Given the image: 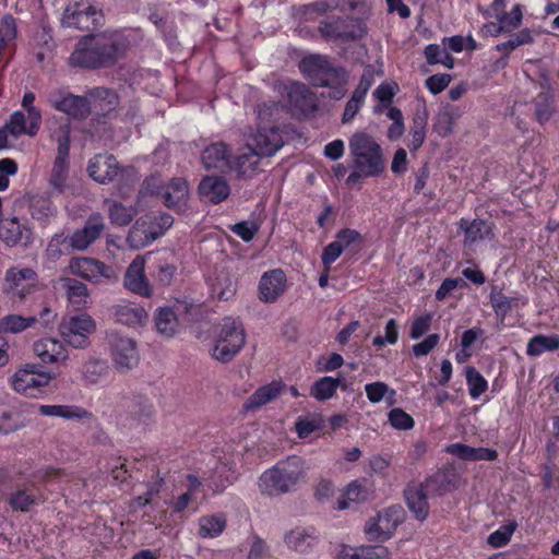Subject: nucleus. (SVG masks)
<instances>
[{
	"instance_id": "f257e3e1",
	"label": "nucleus",
	"mask_w": 559,
	"mask_h": 559,
	"mask_svg": "<svg viewBox=\"0 0 559 559\" xmlns=\"http://www.w3.org/2000/svg\"><path fill=\"white\" fill-rule=\"evenodd\" d=\"M138 33L132 29L104 32L79 41L70 57L74 66L98 68L117 62L136 43Z\"/></svg>"
},
{
	"instance_id": "f03ea898",
	"label": "nucleus",
	"mask_w": 559,
	"mask_h": 559,
	"mask_svg": "<svg viewBox=\"0 0 559 559\" xmlns=\"http://www.w3.org/2000/svg\"><path fill=\"white\" fill-rule=\"evenodd\" d=\"M353 171L347 182L353 183L360 178L379 177L385 170L384 153L377 140L366 133L356 132L348 140Z\"/></svg>"
},
{
	"instance_id": "7ed1b4c3",
	"label": "nucleus",
	"mask_w": 559,
	"mask_h": 559,
	"mask_svg": "<svg viewBox=\"0 0 559 559\" xmlns=\"http://www.w3.org/2000/svg\"><path fill=\"white\" fill-rule=\"evenodd\" d=\"M307 472L306 461L298 455H290L261 474L258 480L259 490L267 496L290 492L306 480Z\"/></svg>"
},
{
	"instance_id": "20e7f679",
	"label": "nucleus",
	"mask_w": 559,
	"mask_h": 559,
	"mask_svg": "<svg viewBox=\"0 0 559 559\" xmlns=\"http://www.w3.org/2000/svg\"><path fill=\"white\" fill-rule=\"evenodd\" d=\"M280 110L278 104L263 103L258 106L259 129L252 134L247 146L251 151L252 156H272L284 144L281 130L277 127L263 126Z\"/></svg>"
},
{
	"instance_id": "39448f33",
	"label": "nucleus",
	"mask_w": 559,
	"mask_h": 559,
	"mask_svg": "<svg viewBox=\"0 0 559 559\" xmlns=\"http://www.w3.org/2000/svg\"><path fill=\"white\" fill-rule=\"evenodd\" d=\"M87 171L93 180L103 185L118 178L120 185L118 193L122 198L128 197V191H124L122 185L129 186L138 181V173L133 167L120 168L116 157L108 154H97L91 158Z\"/></svg>"
},
{
	"instance_id": "423d86ee",
	"label": "nucleus",
	"mask_w": 559,
	"mask_h": 559,
	"mask_svg": "<svg viewBox=\"0 0 559 559\" xmlns=\"http://www.w3.org/2000/svg\"><path fill=\"white\" fill-rule=\"evenodd\" d=\"M139 194L140 198L156 195L165 206L180 211L187 205L189 186L182 178H173L168 183H164L160 176L152 175L144 180Z\"/></svg>"
},
{
	"instance_id": "0eeeda50",
	"label": "nucleus",
	"mask_w": 559,
	"mask_h": 559,
	"mask_svg": "<svg viewBox=\"0 0 559 559\" xmlns=\"http://www.w3.org/2000/svg\"><path fill=\"white\" fill-rule=\"evenodd\" d=\"M245 343L246 333L242 323L234 318H225L217 331L212 356L221 362H229Z\"/></svg>"
},
{
	"instance_id": "6e6552de",
	"label": "nucleus",
	"mask_w": 559,
	"mask_h": 559,
	"mask_svg": "<svg viewBox=\"0 0 559 559\" xmlns=\"http://www.w3.org/2000/svg\"><path fill=\"white\" fill-rule=\"evenodd\" d=\"M105 229L104 218L100 213H93L86 219L84 226L74 230L71 235L63 237L56 235L51 238L48 245V251L51 253H59L58 246L67 242L69 247L76 251L86 250L94 243Z\"/></svg>"
},
{
	"instance_id": "1a4fd4ad",
	"label": "nucleus",
	"mask_w": 559,
	"mask_h": 559,
	"mask_svg": "<svg viewBox=\"0 0 559 559\" xmlns=\"http://www.w3.org/2000/svg\"><path fill=\"white\" fill-rule=\"evenodd\" d=\"M173 223V216L166 213L145 215L132 226L127 241L132 249L144 248L163 236Z\"/></svg>"
},
{
	"instance_id": "9d476101",
	"label": "nucleus",
	"mask_w": 559,
	"mask_h": 559,
	"mask_svg": "<svg viewBox=\"0 0 559 559\" xmlns=\"http://www.w3.org/2000/svg\"><path fill=\"white\" fill-rule=\"evenodd\" d=\"M58 331L67 346L85 349L91 344V335L96 331V321L85 312L68 316L59 323Z\"/></svg>"
},
{
	"instance_id": "9b49d317",
	"label": "nucleus",
	"mask_w": 559,
	"mask_h": 559,
	"mask_svg": "<svg viewBox=\"0 0 559 559\" xmlns=\"http://www.w3.org/2000/svg\"><path fill=\"white\" fill-rule=\"evenodd\" d=\"M319 33L326 40L347 43L361 39L367 29L359 17L329 16L320 22Z\"/></svg>"
},
{
	"instance_id": "f8f14e48",
	"label": "nucleus",
	"mask_w": 559,
	"mask_h": 559,
	"mask_svg": "<svg viewBox=\"0 0 559 559\" xmlns=\"http://www.w3.org/2000/svg\"><path fill=\"white\" fill-rule=\"evenodd\" d=\"M299 70L316 86H330L334 81L346 83L347 74L343 68H334L326 57L310 55L301 59Z\"/></svg>"
},
{
	"instance_id": "ddd939ff",
	"label": "nucleus",
	"mask_w": 559,
	"mask_h": 559,
	"mask_svg": "<svg viewBox=\"0 0 559 559\" xmlns=\"http://www.w3.org/2000/svg\"><path fill=\"white\" fill-rule=\"evenodd\" d=\"M69 270L92 284H112L118 274L115 269L104 262L88 257H78L70 260Z\"/></svg>"
},
{
	"instance_id": "4468645a",
	"label": "nucleus",
	"mask_w": 559,
	"mask_h": 559,
	"mask_svg": "<svg viewBox=\"0 0 559 559\" xmlns=\"http://www.w3.org/2000/svg\"><path fill=\"white\" fill-rule=\"evenodd\" d=\"M53 378V373L39 369L35 364H27L13 373L11 384L17 393L36 396Z\"/></svg>"
},
{
	"instance_id": "2eb2a0df",
	"label": "nucleus",
	"mask_w": 559,
	"mask_h": 559,
	"mask_svg": "<svg viewBox=\"0 0 559 559\" xmlns=\"http://www.w3.org/2000/svg\"><path fill=\"white\" fill-rule=\"evenodd\" d=\"M38 285V275L31 267L11 266L5 271L3 290L12 299L24 300Z\"/></svg>"
},
{
	"instance_id": "dca6fc26",
	"label": "nucleus",
	"mask_w": 559,
	"mask_h": 559,
	"mask_svg": "<svg viewBox=\"0 0 559 559\" xmlns=\"http://www.w3.org/2000/svg\"><path fill=\"white\" fill-rule=\"evenodd\" d=\"M47 102L53 109L72 119H84L91 112V102L87 97L74 95L63 87L52 90L47 96Z\"/></svg>"
},
{
	"instance_id": "f3484780",
	"label": "nucleus",
	"mask_w": 559,
	"mask_h": 559,
	"mask_svg": "<svg viewBox=\"0 0 559 559\" xmlns=\"http://www.w3.org/2000/svg\"><path fill=\"white\" fill-rule=\"evenodd\" d=\"M102 10L91 0H80L66 8L62 24L79 29H92L102 23Z\"/></svg>"
},
{
	"instance_id": "a211bd4d",
	"label": "nucleus",
	"mask_w": 559,
	"mask_h": 559,
	"mask_svg": "<svg viewBox=\"0 0 559 559\" xmlns=\"http://www.w3.org/2000/svg\"><path fill=\"white\" fill-rule=\"evenodd\" d=\"M403 515L401 507L386 508L366 524L365 533L370 540H388L392 537L399 524L402 523Z\"/></svg>"
},
{
	"instance_id": "6ab92c4d",
	"label": "nucleus",
	"mask_w": 559,
	"mask_h": 559,
	"mask_svg": "<svg viewBox=\"0 0 559 559\" xmlns=\"http://www.w3.org/2000/svg\"><path fill=\"white\" fill-rule=\"evenodd\" d=\"M0 239L8 247H28L34 241V229L26 218L17 216L0 221Z\"/></svg>"
},
{
	"instance_id": "aec40b11",
	"label": "nucleus",
	"mask_w": 559,
	"mask_h": 559,
	"mask_svg": "<svg viewBox=\"0 0 559 559\" xmlns=\"http://www.w3.org/2000/svg\"><path fill=\"white\" fill-rule=\"evenodd\" d=\"M33 352L44 365H63L69 359V349L63 340L41 337L34 342Z\"/></svg>"
},
{
	"instance_id": "412c9836",
	"label": "nucleus",
	"mask_w": 559,
	"mask_h": 559,
	"mask_svg": "<svg viewBox=\"0 0 559 559\" xmlns=\"http://www.w3.org/2000/svg\"><path fill=\"white\" fill-rule=\"evenodd\" d=\"M111 355L115 366L120 370H129L138 365L139 354L135 341L128 336H111Z\"/></svg>"
},
{
	"instance_id": "4be33fe9",
	"label": "nucleus",
	"mask_w": 559,
	"mask_h": 559,
	"mask_svg": "<svg viewBox=\"0 0 559 559\" xmlns=\"http://www.w3.org/2000/svg\"><path fill=\"white\" fill-rule=\"evenodd\" d=\"M124 287L142 297H150L152 288L145 277V260L142 255L135 259L127 267L124 274Z\"/></svg>"
},
{
	"instance_id": "5701e85b",
	"label": "nucleus",
	"mask_w": 559,
	"mask_h": 559,
	"mask_svg": "<svg viewBox=\"0 0 559 559\" xmlns=\"http://www.w3.org/2000/svg\"><path fill=\"white\" fill-rule=\"evenodd\" d=\"M287 278L285 273L275 269L265 272L259 282V298L263 302L276 301L286 289Z\"/></svg>"
},
{
	"instance_id": "b1692460",
	"label": "nucleus",
	"mask_w": 559,
	"mask_h": 559,
	"mask_svg": "<svg viewBox=\"0 0 559 559\" xmlns=\"http://www.w3.org/2000/svg\"><path fill=\"white\" fill-rule=\"evenodd\" d=\"M116 320L130 328H140L148 320L147 311L140 305L131 301H121L112 307Z\"/></svg>"
},
{
	"instance_id": "393cba45",
	"label": "nucleus",
	"mask_w": 559,
	"mask_h": 559,
	"mask_svg": "<svg viewBox=\"0 0 559 559\" xmlns=\"http://www.w3.org/2000/svg\"><path fill=\"white\" fill-rule=\"evenodd\" d=\"M431 481L432 480H428L425 486H408L407 489L405 490V499L407 507L413 513V515L419 521L426 520L429 513V504L427 500L426 488L430 487Z\"/></svg>"
},
{
	"instance_id": "a878e982",
	"label": "nucleus",
	"mask_w": 559,
	"mask_h": 559,
	"mask_svg": "<svg viewBox=\"0 0 559 559\" xmlns=\"http://www.w3.org/2000/svg\"><path fill=\"white\" fill-rule=\"evenodd\" d=\"M284 384L281 381H273L257 389L243 403L245 412H255L262 406L275 400L282 392Z\"/></svg>"
},
{
	"instance_id": "bb28decb",
	"label": "nucleus",
	"mask_w": 559,
	"mask_h": 559,
	"mask_svg": "<svg viewBox=\"0 0 559 559\" xmlns=\"http://www.w3.org/2000/svg\"><path fill=\"white\" fill-rule=\"evenodd\" d=\"M61 281L69 305L78 311L86 309L91 304L88 287L84 283L71 277H66Z\"/></svg>"
},
{
	"instance_id": "cd10ccee",
	"label": "nucleus",
	"mask_w": 559,
	"mask_h": 559,
	"mask_svg": "<svg viewBox=\"0 0 559 559\" xmlns=\"http://www.w3.org/2000/svg\"><path fill=\"white\" fill-rule=\"evenodd\" d=\"M202 163L207 169L225 170L230 167L229 150L223 142L212 143L202 152Z\"/></svg>"
},
{
	"instance_id": "c85d7f7f",
	"label": "nucleus",
	"mask_w": 559,
	"mask_h": 559,
	"mask_svg": "<svg viewBox=\"0 0 559 559\" xmlns=\"http://www.w3.org/2000/svg\"><path fill=\"white\" fill-rule=\"evenodd\" d=\"M28 213L33 219L47 224L57 216L58 209L48 194H35L28 200Z\"/></svg>"
},
{
	"instance_id": "c756f323",
	"label": "nucleus",
	"mask_w": 559,
	"mask_h": 559,
	"mask_svg": "<svg viewBox=\"0 0 559 559\" xmlns=\"http://www.w3.org/2000/svg\"><path fill=\"white\" fill-rule=\"evenodd\" d=\"M540 93L535 100V116L539 123L547 122L554 114V95L550 80L546 74L540 76Z\"/></svg>"
},
{
	"instance_id": "7c9ffc66",
	"label": "nucleus",
	"mask_w": 559,
	"mask_h": 559,
	"mask_svg": "<svg viewBox=\"0 0 559 559\" xmlns=\"http://www.w3.org/2000/svg\"><path fill=\"white\" fill-rule=\"evenodd\" d=\"M391 551L382 545H364L359 547L342 546L338 559H390Z\"/></svg>"
},
{
	"instance_id": "2f4dec72",
	"label": "nucleus",
	"mask_w": 559,
	"mask_h": 559,
	"mask_svg": "<svg viewBox=\"0 0 559 559\" xmlns=\"http://www.w3.org/2000/svg\"><path fill=\"white\" fill-rule=\"evenodd\" d=\"M490 305L501 320L514 308L524 307L528 304V298L523 295L506 296L500 290L492 289L489 295Z\"/></svg>"
},
{
	"instance_id": "473e14b6",
	"label": "nucleus",
	"mask_w": 559,
	"mask_h": 559,
	"mask_svg": "<svg viewBox=\"0 0 559 559\" xmlns=\"http://www.w3.org/2000/svg\"><path fill=\"white\" fill-rule=\"evenodd\" d=\"M318 540L314 528L296 527L285 534L284 542L286 546L298 552H307Z\"/></svg>"
},
{
	"instance_id": "72a5a7b5",
	"label": "nucleus",
	"mask_w": 559,
	"mask_h": 559,
	"mask_svg": "<svg viewBox=\"0 0 559 559\" xmlns=\"http://www.w3.org/2000/svg\"><path fill=\"white\" fill-rule=\"evenodd\" d=\"M7 130L13 139L22 135L35 136L41 123L28 120L27 115L22 110H16L11 114L10 119L5 122Z\"/></svg>"
},
{
	"instance_id": "f704fd0d",
	"label": "nucleus",
	"mask_w": 559,
	"mask_h": 559,
	"mask_svg": "<svg viewBox=\"0 0 559 559\" xmlns=\"http://www.w3.org/2000/svg\"><path fill=\"white\" fill-rule=\"evenodd\" d=\"M200 194L210 202L217 204L230 193V189L225 179L221 177H205L199 185Z\"/></svg>"
},
{
	"instance_id": "c9c22d12",
	"label": "nucleus",
	"mask_w": 559,
	"mask_h": 559,
	"mask_svg": "<svg viewBox=\"0 0 559 559\" xmlns=\"http://www.w3.org/2000/svg\"><path fill=\"white\" fill-rule=\"evenodd\" d=\"M460 228L464 230V243L473 246L474 243L491 239L493 237L491 225L481 219H474L468 222L465 218L460 221Z\"/></svg>"
},
{
	"instance_id": "e433bc0d",
	"label": "nucleus",
	"mask_w": 559,
	"mask_h": 559,
	"mask_svg": "<svg viewBox=\"0 0 559 559\" xmlns=\"http://www.w3.org/2000/svg\"><path fill=\"white\" fill-rule=\"evenodd\" d=\"M447 452L466 461H493L498 453L488 448H473L463 443H452L447 447Z\"/></svg>"
},
{
	"instance_id": "4c0bfd02",
	"label": "nucleus",
	"mask_w": 559,
	"mask_h": 559,
	"mask_svg": "<svg viewBox=\"0 0 559 559\" xmlns=\"http://www.w3.org/2000/svg\"><path fill=\"white\" fill-rule=\"evenodd\" d=\"M368 498V490L366 489V480L356 479L347 485L341 498L335 503L336 510H345L352 503L362 502Z\"/></svg>"
},
{
	"instance_id": "58836bf2",
	"label": "nucleus",
	"mask_w": 559,
	"mask_h": 559,
	"mask_svg": "<svg viewBox=\"0 0 559 559\" xmlns=\"http://www.w3.org/2000/svg\"><path fill=\"white\" fill-rule=\"evenodd\" d=\"M428 123V111L426 107L418 109L413 117L408 147L411 151H417L426 139Z\"/></svg>"
},
{
	"instance_id": "ea45409f",
	"label": "nucleus",
	"mask_w": 559,
	"mask_h": 559,
	"mask_svg": "<svg viewBox=\"0 0 559 559\" xmlns=\"http://www.w3.org/2000/svg\"><path fill=\"white\" fill-rule=\"evenodd\" d=\"M108 217L110 223L117 226L129 225L138 214V209L133 205H124L116 200H106Z\"/></svg>"
},
{
	"instance_id": "a19ab883",
	"label": "nucleus",
	"mask_w": 559,
	"mask_h": 559,
	"mask_svg": "<svg viewBox=\"0 0 559 559\" xmlns=\"http://www.w3.org/2000/svg\"><path fill=\"white\" fill-rule=\"evenodd\" d=\"M557 349H559V335L538 334L528 341L526 354L531 357H538L546 352H555Z\"/></svg>"
},
{
	"instance_id": "79ce46f5",
	"label": "nucleus",
	"mask_w": 559,
	"mask_h": 559,
	"mask_svg": "<svg viewBox=\"0 0 559 559\" xmlns=\"http://www.w3.org/2000/svg\"><path fill=\"white\" fill-rule=\"evenodd\" d=\"M155 325L162 335L173 337L178 331V319L170 307H159L155 313Z\"/></svg>"
},
{
	"instance_id": "37998d69",
	"label": "nucleus",
	"mask_w": 559,
	"mask_h": 559,
	"mask_svg": "<svg viewBox=\"0 0 559 559\" xmlns=\"http://www.w3.org/2000/svg\"><path fill=\"white\" fill-rule=\"evenodd\" d=\"M226 527V519L222 514L205 515L199 520V535L203 538L219 536Z\"/></svg>"
},
{
	"instance_id": "c03bdc74",
	"label": "nucleus",
	"mask_w": 559,
	"mask_h": 559,
	"mask_svg": "<svg viewBox=\"0 0 559 559\" xmlns=\"http://www.w3.org/2000/svg\"><path fill=\"white\" fill-rule=\"evenodd\" d=\"M38 412L44 416L66 419L84 418L87 415L83 408L72 405H39Z\"/></svg>"
},
{
	"instance_id": "a18cd8bd",
	"label": "nucleus",
	"mask_w": 559,
	"mask_h": 559,
	"mask_svg": "<svg viewBox=\"0 0 559 559\" xmlns=\"http://www.w3.org/2000/svg\"><path fill=\"white\" fill-rule=\"evenodd\" d=\"M340 384L341 380L337 378L329 376L320 378L312 384L310 395L317 401L330 400L335 394Z\"/></svg>"
},
{
	"instance_id": "49530a36",
	"label": "nucleus",
	"mask_w": 559,
	"mask_h": 559,
	"mask_svg": "<svg viewBox=\"0 0 559 559\" xmlns=\"http://www.w3.org/2000/svg\"><path fill=\"white\" fill-rule=\"evenodd\" d=\"M90 98L95 108L104 112H110L118 105L117 94L108 88L98 87L90 92Z\"/></svg>"
},
{
	"instance_id": "de8ad7c7",
	"label": "nucleus",
	"mask_w": 559,
	"mask_h": 559,
	"mask_svg": "<svg viewBox=\"0 0 559 559\" xmlns=\"http://www.w3.org/2000/svg\"><path fill=\"white\" fill-rule=\"evenodd\" d=\"M108 366L107 362L103 359L90 358L87 359L81 368V373L83 379L87 383H97L100 381L107 373Z\"/></svg>"
},
{
	"instance_id": "09e8293b",
	"label": "nucleus",
	"mask_w": 559,
	"mask_h": 559,
	"mask_svg": "<svg viewBox=\"0 0 559 559\" xmlns=\"http://www.w3.org/2000/svg\"><path fill=\"white\" fill-rule=\"evenodd\" d=\"M397 92L399 85L395 82L381 83L372 93L373 97L380 103L374 106L373 112L381 114L384 108H388Z\"/></svg>"
},
{
	"instance_id": "8fccbe9b",
	"label": "nucleus",
	"mask_w": 559,
	"mask_h": 559,
	"mask_svg": "<svg viewBox=\"0 0 559 559\" xmlns=\"http://www.w3.org/2000/svg\"><path fill=\"white\" fill-rule=\"evenodd\" d=\"M236 293V283L227 275L221 274L211 283V294L219 300H228Z\"/></svg>"
},
{
	"instance_id": "3c124183",
	"label": "nucleus",
	"mask_w": 559,
	"mask_h": 559,
	"mask_svg": "<svg viewBox=\"0 0 559 559\" xmlns=\"http://www.w3.org/2000/svg\"><path fill=\"white\" fill-rule=\"evenodd\" d=\"M36 322L35 317H22L19 314H9L1 319L0 329L5 332L20 333Z\"/></svg>"
},
{
	"instance_id": "603ef678",
	"label": "nucleus",
	"mask_w": 559,
	"mask_h": 559,
	"mask_svg": "<svg viewBox=\"0 0 559 559\" xmlns=\"http://www.w3.org/2000/svg\"><path fill=\"white\" fill-rule=\"evenodd\" d=\"M466 382L473 400L479 399L488 389L487 380L474 367L466 368Z\"/></svg>"
},
{
	"instance_id": "864d4df0",
	"label": "nucleus",
	"mask_w": 559,
	"mask_h": 559,
	"mask_svg": "<svg viewBox=\"0 0 559 559\" xmlns=\"http://www.w3.org/2000/svg\"><path fill=\"white\" fill-rule=\"evenodd\" d=\"M497 17L499 21L497 33L518 28L521 25L523 19L522 7L520 4H515L509 13H502Z\"/></svg>"
},
{
	"instance_id": "5fc2aeb1",
	"label": "nucleus",
	"mask_w": 559,
	"mask_h": 559,
	"mask_svg": "<svg viewBox=\"0 0 559 559\" xmlns=\"http://www.w3.org/2000/svg\"><path fill=\"white\" fill-rule=\"evenodd\" d=\"M533 41L532 33L528 28H524L515 34L511 39L496 46V50L508 57L515 48L531 44Z\"/></svg>"
},
{
	"instance_id": "6e6d98bb",
	"label": "nucleus",
	"mask_w": 559,
	"mask_h": 559,
	"mask_svg": "<svg viewBox=\"0 0 559 559\" xmlns=\"http://www.w3.org/2000/svg\"><path fill=\"white\" fill-rule=\"evenodd\" d=\"M70 134H71V126L67 121L60 126L58 131L52 132L51 136L58 144L57 155L69 156Z\"/></svg>"
},
{
	"instance_id": "4d7b16f0",
	"label": "nucleus",
	"mask_w": 559,
	"mask_h": 559,
	"mask_svg": "<svg viewBox=\"0 0 559 559\" xmlns=\"http://www.w3.org/2000/svg\"><path fill=\"white\" fill-rule=\"evenodd\" d=\"M388 418L391 426L399 430H409L415 424L413 417L399 407L391 409Z\"/></svg>"
},
{
	"instance_id": "13d9d810",
	"label": "nucleus",
	"mask_w": 559,
	"mask_h": 559,
	"mask_svg": "<svg viewBox=\"0 0 559 559\" xmlns=\"http://www.w3.org/2000/svg\"><path fill=\"white\" fill-rule=\"evenodd\" d=\"M365 391L368 400L371 403H379L383 400V397L390 392V396L393 397L395 395L394 390H390L388 384L381 381H376L372 383H368L365 385Z\"/></svg>"
},
{
	"instance_id": "bf43d9fd",
	"label": "nucleus",
	"mask_w": 559,
	"mask_h": 559,
	"mask_svg": "<svg viewBox=\"0 0 559 559\" xmlns=\"http://www.w3.org/2000/svg\"><path fill=\"white\" fill-rule=\"evenodd\" d=\"M376 75H383V72L381 69L377 70L373 66L369 64L365 67L362 75L360 78L359 84L356 87L355 92L362 96H367L368 91L370 90L371 85L376 81Z\"/></svg>"
},
{
	"instance_id": "052dcab7",
	"label": "nucleus",
	"mask_w": 559,
	"mask_h": 559,
	"mask_svg": "<svg viewBox=\"0 0 559 559\" xmlns=\"http://www.w3.org/2000/svg\"><path fill=\"white\" fill-rule=\"evenodd\" d=\"M36 95L33 92H25L22 97V108L27 115L28 120H33L34 122L43 121L41 110L35 106Z\"/></svg>"
},
{
	"instance_id": "680f3d73",
	"label": "nucleus",
	"mask_w": 559,
	"mask_h": 559,
	"mask_svg": "<svg viewBox=\"0 0 559 559\" xmlns=\"http://www.w3.org/2000/svg\"><path fill=\"white\" fill-rule=\"evenodd\" d=\"M515 530V523H509L499 527L491 533L488 537V544L492 547L499 548L507 545Z\"/></svg>"
},
{
	"instance_id": "e2e57ef3",
	"label": "nucleus",
	"mask_w": 559,
	"mask_h": 559,
	"mask_svg": "<svg viewBox=\"0 0 559 559\" xmlns=\"http://www.w3.org/2000/svg\"><path fill=\"white\" fill-rule=\"evenodd\" d=\"M399 340V324L395 319H390L385 325V335L384 336H376L373 338V345L377 347H382L385 344H395Z\"/></svg>"
},
{
	"instance_id": "0e129e2a",
	"label": "nucleus",
	"mask_w": 559,
	"mask_h": 559,
	"mask_svg": "<svg viewBox=\"0 0 559 559\" xmlns=\"http://www.w3.org/2000/svg\"><path fill=\"white\" fill-rule=\"evenodd\" d=\"M230 229L243 241L249 242L254 238V236L259 231V226L253 221H242L233 225Z\"/></svg>"
},
{
	"instance_id": "69168bd1",
	"label": "nucleus",
	"mask_w": 559,
	"mask_h": 559,
	"mask_svg": "<svg viewBox=\"0 0 559 559\" xmlns=\"http://www.w3.org/2000/svg\"><path fill=\"white\" fill-rule=\"evenodd\" d=\"M454 122V117L450 111H441L436 118L433 124L435 131L441 136H448L453 131Z\"/></svg>"
},
{
	"instance_id": "338daca9",
	"label": "nucleus",
	"mask_w": 559,
	"mask_h": 559,
	"mask_svg": "<svg viewBox=\"0 0 559 559\" xmlns=\"http://www.w3.org/2000/svg\"><path fill=\"white\" fill-rule=\"evenodd\" d=\"M431 321H432L431 313H425L423 316L417 317L411 325L409 337L412 340L420 338L423 335H425L429 331Z\"/></svg>"
},
{
	"instance_id": "774afa93",
	"label": "nucleus",
	"mask_w": 559,
	"mask_h": 559,
	"mask_svg": "<svg viewBox=\"0 0 559 559\" xmlns=\"http://www.w3.org/2000/svg\"><path fill=\"white\" fill-rule=\"evenodd\" d=\"M365 98H366L365 96H362L354 91L352 97L349 98V100L346 103V106H345V110H344L343 119H342L344 123L349 122L356 116V114L359 111V109L364 105Z\"/></svg>"
}]
</instances>
